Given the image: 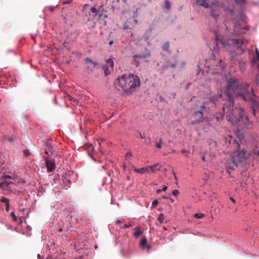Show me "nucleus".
Returning <instances> with one entry per match:
<instances>
[{"instance_id": "obj_50", "label": "nucleus", "mask_w": 259, "mask_h": 259, "mask_svg": "<svg viewBox=\"0 0 259 259\" xmlns=\"http://www.w3.org/2000/svg\"><path fill=\"white\" fill-rule=\"evenodd\" d=\"M187 152V150L185 149H183L181 150V153L184 154Z\"/></svg>"}, {"instance_id": "obj_31", "label": "nucleus", "mask_w": 259, "mask_h": 259, "mask_svg": "<svg viewBox=\"0 0 259 259\" xmlns=\"http://www.w3.org/2000/svg\"><path fill=\"white\" fill-rule=\"evenodd\" d=\"M253 154L256 156H259V149L256 148L253 149Z\"/></svg>"}, {"instance_id": "obj_15", "label": "nucleus", "mask_w": 259, "mask_h": 259, "mask_svg": "<svg viewBox=\"0 0 259 259\" xmlns=\"http://www.w3.org/2000/svg\"><path fill=\"white\" fill-rule=\"evenodd\" d=\"M198 5L207 8L209 7V4L207 3V0H197Z\"/></svg>"}, {"instance_id": "obj_59", "label": "nucleus", "mask_w": 259, "mask_h": 259, "mask_svg": "<svg viewBox=\"0 0 259 259\" xmlns=\"http://www.w3.org/2000/svg\"><path fill=\"white\" fill-rule=\"evenodd\" d=\"M188 88H189V85H188V84H187L186 89H188Z\"/></svg>"}, {"instance_id": "obj_43", "label": "nucleus", "mask_w": 259, "mask_h": 259, "mask_svg": "<svg viewBox=\"0 0 259 259\" xmlns=\"http://www.w3.org/2000/svg\"><path fill=\"white\" fill-rule=\"evenodd\" d=\"M73 0H65V2H63V4H70L72 2Z\"/></svg>"}, {"instance_id": "obj_8", "label": "nucleus", "mask_w": 259, "mask_h": 259, "mask_svg": "<svg viewBox=\"0 0 259 259\" xmlns=\"http://www.w3.org/2000/svg\"><path fill=\"white\" fill-rule=\"evenodd\" d=\"M203 113L202 111H196L194 114V118L195 119V120L193 121L191 124L192 125H195L197 124H200L201 122H202L204 119V118L203 117Z\"/></svg>"}, {"instance_id": "obj_1", "label": "nucleus", "mask_w": 259, "mask_h": 259, "mask_svg": "<svg viewBox=\"0 0 259 259\" xmlns=\"http://www.w3.org/2000/svg\"><path fill=\"white\" fill-rule=\"evenodd\" d=\"M226 83L227 88L224 91V95L227 103L224 104L223 109L226 112L228 120L233 124L237 125L240 130L247 128L249 125L248 117L244 115L242 108H234V97H240L244 101L250 100L249 85L246 83H240L234 77L227 78Z\"/></svg>"}, {"instance_id": "obj_38", "label": "nucleus", "mask_w": 259, "mask_h": 259, "mask_svg": "<svg viewBox=\"0 0 259 259\" xmlns=\"http://www.w3.org/2000/svg\"><path fill=\"white\" fill-rule=\"evenodd\" d=\"M158 203V202L157 201V200H154L152 203V205L153 206H156Z\"/></svg>"}, {"instance_id": "obj_46", "label": "nucleus", "mask_w": 259, "mask_h": 259, "mask_svg": "<svg viewBox=\"0 0 259 259\" xmlns=\"http://www.w3.org/2000/svg\"><path fill=\"white\" fill-rule=\"evenodd\" d=\"M256 57H257V58L258 59V60L259 61V52L257 50H256Z\"/></svg>"}, {"instance_id": "obj_2", "label": "nucleus", "mask_w": 259, "mask_h": 259, "mask_svg": "<svg viewBox=\"0 0 259 259\" xmlns=\"http://www.w3.org/2000/svg\"><path fill=\"white\" fill-rule=\"evenodd\" d=\"M140 85L139 77L131 73L122 74L114 81L115 88L119 91L122 90L127 94H132Z\"/></svg>"}, {"instance_id": "obj_17", "label": "nucleus", "mask_w": 259, "mask_h": 259, "mask_svg": "<svg viewBox=\"0 0 259 259\" xmlns=\"http://www.w3.org/2000/svg\"><path fill=\"white\" fill-rule=\"evenodd\" d=\"M45 153L47 155L53 153V148L52 146L47 145L45 147Z\"/></svg>"}, {"instance_id": "obj_22", "label": "nucleus", "mask_w": 259, "mask_h": 259, "mask_svg": "<svg viewBox=\"0 0 259 259\" xmlns=\"http://www.w3.org/2000/svg\"><path fill=\"white\" fill-rule=\"evenodd\" d=\"M107 63L109 64V66L111 68H113L114 66V62L112 59H108L107 61Z\"/></svg>"}, {"instance_id": "obj_53", "label": "nucleus", "mask_w": 259, "mask_h": 259, "mask_svg": "<svg viewBox=\"0 0 259 259\" xmlns=\"http://www.w3.org/2000/svg\"><path fill=\"white\" fill-rule=\"evenodd\" d=\"M37 257H38L39 259H41V255H40V254H37Z\"/></svg>"}, {"instance_id": "obj_24", "label": "nucleus", "mask_w": 259, "mask_h": 259, "mask_svg": "<svg viewBox=\"0 0 259 259\" xmlns=\"http://www.w3.org/2000/svg\"><path fill=\"white\" fill-rule=\"evenodd\" d=\"M204 217V214L202 213H197L194 214V217L197 219H201Z\"/></svg>"}, {"instance_id": "obj_60", "label": "nucleus", "mask_w": 259, "mask_h": 259, "mask_svg": "<svg viewBox=\"0 0 259 259\" xmlns=\"http://www.w3.org/2000/svg\"><path fill=\"white\" fill-rule=\"evenodd\" d=\"M174 175H175V179H177V177H176V175H175V174H174Z\"/></svg>"}, {"instance_id": "obj_47", "label": "nucleus", "mask_w": 259, "mask_h": 259, "mask_svg": "<svg viewBox=\"0 0 259 259\" xmlns=\"http://www.w3.org/2000/svg\"><path fill=\"white\" fill-rule=\"evenodd\" d=\"M89 6V5L88 4H84V6H83V10H84L86 7H88Z\"/></svg>"}, {"instance_id": "obj_7", "label": "nucleus", "mask_w": 259, "mask_h": 259, "mask_svg": "<svg viewBox=\"0 0 259 259\" xmlns=\"http://www.w3.org/2000/svg\"><path fill=\"white\" fill-rule=\"evenodd\" d=\"M84 62L86 64H89L90 65H88L87 67V72L88 73H91L93 72L94 69L95 67H97V68H99V67L100 66V64L96 62L92 61L90 58H87L84 59Z\"/></svg>"}, {"instance_id": "obj_33", "label": "nucleus", "mask_w": 259, "mask_h": 259, "mask_svg": "<svg viewBox=\"0 0 259 259\" xmlns=\"http://www.w3.org/2000/svg\"><path fill=\"white\" fill-rule=\"evenodd\" d=\"M236 3L238 4H244L246 3V0H235Z\"/></svg>"}, {"instance_id": "obj_51", "label": "nucleus", "mask_w": 259, "mask_h": 259, "mask_svg": "<svg viewBox=\"0 0 259 259\" xmlns=\"http://www.w3.org/2000/svg\"><path fill=\"white\" fill-rule=\"evenodd\" d=\"M140 138H141V139H144V138H145V136H142V134H141V133H140Z\"/></svg>"}, {"instance_id": "obj_49", "label": "nucleus", "mask_w": 259, "mask_h": 259, "mask_svg": "<svg viewBox=\"0 0 259 259\" xmlns=\"http://www.w3.org/2000/svg\"><path fill=\"white\" fill-rule=\"evenodd\" d=\"M230 199L231 201H232L233 203H235V200L233 197H230Z\"/></svg>"}, {"instance_id": "obj_16", "label": "nucleus", "mask_w": 259, "mask_h": 259, "mask_svg": "<svg viewBox=\"0 0 259 259\" xmlns=\"http://www.w3.org/2000/svg\"><path fill=\"white\" fill-rule=\"evenodd\" d=\"M135 231L133 235L135 237H138L143 233V232L141 230L139 227H136L135 228Z\"/></svg>"}, {"instance_id": "obj_4", "label": "nucleus", "mask_w": 259, "mask_h": 259, "mask_svg": "<svg viewBox=\"0 0 259 259\" xmlns=\"http://www.w3.org/2000/svg\"><path fill=\"white\" fill-rule=\"evenodd\" d=\"M237 151L233 153L232 156L234 159V162H236L239 166H243L246 164V162L251 156V153L247 152L245 149L240 150V147L239 143H237Z\"/></svg>"}, {"instance_id": "obj_18", "label": "nucleus", "mask_w": 259, "mask_h": 259, "mask_svg": "<svg viewBox=\"0 0 259 259\" xmlns=\"http://www.w3.org/2000/svg\"><path fill=\"white\" fill-rule=\"evenodd\" d=\"M170 3L169 1L167 0H165L164 2V6L163 8L166 9V10H169L170 8Z\"/></svg>"}, {"instance_id": "obj_27", "label": "nucleus", "mask_w": 259, "mask_h": 259, "mask_svg": "<svg viewBox=\"0 0 259 259\" xmlns=\"http://www.w3.org/2000/svg\"><path fill=\"white\" fill-rule=\"evenodd\" d=\"M62 232H63L64 233H65L66 232V230L65 229H64L63 228H60L57 232V234L58 236H62V234H61V233Z\"/></svg>"}, {"instance_id": "obj_56", "label": "nucleus", "mask_w": 259, "mask_h": 259, "mask_svg": "<svg viewBox=\"0 0 259 259\" xmlns=\"http://www.w3.org/2000/svg\"><path fill=\"white\" fill-rule=\"evenodd\" d=\"M144 53H145V50L142 52V53H140V54H141V55H144Z\"/></svg>"}, {"instance_id": "obj_21", "label": "nucleus", "mask_w": 259, "mask_h": 259, "mask_svg": "<svg viewBox=\"0 0 259 259\" xmlns=\"http://www.w3.org/2000/svg\"><path fill=\"white\" fill-rule=\"evenodd\" d=\"M91 12L97 15L99 12V8L97 9L95 6L91 8Z\"/></svg>"}, {"instance_id": "obj_57", "label": "nucleus", "mask_w": 259, "mask_h": 259, "mask_svg": "<svg viewBox=\"0 0 259 259\" xmlns=\"http://www.w3.org/2000/svg\"><path fill=\"white\" fill-rule=\"evenodd\" d=\"M171 66H172V67H175L176 66V65H175V64H172V65H171Z\"/></svg>"}, {"instance_id": "obj_30", "label": "nucleus", "mask_w": 259, "mask_h": 259, "mask_svg": "<svg viewBox=\"0 0 259 259\" xmlns=\"http://www.w3.org/2000/svg\"><path fill=\"white\" fill-rule=\"evenodd\" d=\"M6 178H9V179H12V178L11 176H10L9 175H2L1 176V177L0 178V179L1 180H3V179H5Z\"/></svg>"}, {"instance_id": "obj_45", "label": "nucleus", "mask_w": 259, "mask_h": 259, "mask_svg": "<svg viewBox=\"0 0 259 259\" xmlns=\"http://www.w3.org/2000/svg\"><path fill=\"white\" fill-rule=\"evenodd\" d=\"M111 9H112V10L115 11L116 9H119V8L116 7L115 6L113 5L111 6Z\"/></svg>"}, {"instance_id": "obj_20", "label": "nucleus", "mask_w": 259, "mask_h": 259, "mask_svg": "<svg viewBox=\"0 0 259 259\" xmlns=\"http://www.w3.org/2000/svg\"><path fill=\"white\" fill-rule=\"evenodd\" d=\"M146 244H147V238L145 237H144L142 239V240L140 242V245L142 247L144 248L146 246Z\"/></svg>"}, {"instance_id": "obj_61", "label": "nucleus", "mask_w": 259, "mask_h": 259, "mask_svg": "<svg viewBox=\"0 0 259 259\" xmlns=\"http://www.w3.org/2000/svg\"><path fill=\"white\" fill-rule=\"evenodd\" d=\"M150 246H149V245H148V249H149V248H150Z\"/></svg>"}, {"instance_id": "obj_35", "label": "nucleus", "mask_w": 259, "mask_h": 259, "mask_svg": "<svg viewBox=\"0 0 259 259\" xmlns=\"http://www.w3.org/2000/svg\"><path fill=\"white\" fill-rule=\"evenodd\" d=\"M161 146H162V145H161V139H160V142L156 143V147L157 148H161Z\"/></svg>"}, {"instance_id": "obj_42", "label": "nucleus", "mask_w": 259, "mask_h": 259, "mask_svg": "<svg viewBox=\"0 0 259 259\" xmlns=\"http://www.w3.org/2000/svg\"><path fill=\"white\" fill-rule=\"evenodd\" d=\"M9 208H10V204H9V203L8 204H6V210L7 211H9Z\"/></svg>"}, {"instance_id": "obj_14", "label": "nucleus", "mask_w": 259, "mask_h": 259, "mask_svg": "<svg viewBox=\"0 0 259 259\" xmlns=\"http://www.w3.org/2000/svg\"><path fill=\"white\" fill-rule=\"evenodd\" d=\"M99 68H102L104 70V74L106 76H108L111 73V71L107 65H100Z\"/></svg>"}, {"instance_id": "obj_23", "label": "nucleus", "mask_w": 259, "mask_h": 259, "mask_svg": "<svg viewBox=\"0 0 259 259\" xmlns=\"http://www.w3.org/2000/svg\"><path fill=\"white\" fill-rule=\"evenodd\" d=\"M169 43L168 42H165L162 46V49L164 51H167L169 48Z\"/></svg>"}, {"instance_id": "obj_12", "label": "nucleus", "mask_w": 259, "mask_h": 259, "mask_svg": "<svg viewBox=\"0 0 259 259\" xmlns=\"http://www.w3.org/2000/svg\"><path fill=\"white\" fill-rule=\"evenodd\" d=\"M4 181L0 183V188L3 189L4 190H8L10 188V185L12 182L7 181L5 179H3Z\"/></svg>"}, {"instance_id": "obj_9", "label": "nucleus", "mask_w": 259, "mask_h": 259, "mask_svg": "<svg viewBox=\"0 0 259 259\" xmlns=\"http://www.w3.org/2000/svg\"><path fill=\"white\" fill-rule=\"evenodd\" d=\"M226 168L229 173H231L234 170L235 167L239 166V165L234 162V159L232 157L231 158L227 160L225 164Z\"/></svg>"}, {"instance_id": "obj_28", "label": "nucleus", "mask_w": 259, "mask_h": 259, "mask_svg": "<svg viewBox=\"0 0 259 259\" xmlns=\"http://www.w3.org/2000/svg\"><path fill=\"white\" fill-rule=\"evenodd\" d=\"M15 137L13 135H11V136H9L7 138L8 141H9L10 142H13L15 140Z\"/></svg>"}, {"instance_id": "obj_48", "label": "nucleus", "mask_w": 259, "mask_h": 259, "mask_svg": "<svg viewBox=\"0 0 259 259\" xmlns=\"http://www.w3.org/2000/svg\"><path fill=\"white\" fill-rule=\"evenodd\" d=\"M167 187L166 186H164L162 188V191H165L167 189Z\"/></svg>"}, {"instance_id": "obj_44", "label": "nucleus", "mask_w": 259, "mask_h": 259, "mask_svg": "<svg viewBox=\"0 0 259 259\" xmlns=\"http://www.w3.org/2000/svg\"><path fill=\"white\" fill-rule=\"evenodd\" d=\"M131 226H132L131 224H124V226H123V227L124 228H130Z\"/></svg>"}, {"instance_id": "obj_41", "label": "nucleus", "mask_w": 259, "mask_h": 259, "mask_svg": "<svg viewBox=\"0 0 259 259\" xmlns=\"http://www.w3.org/2000/svg\"><path fill=\"white\" fill-rule=\"evenodd\" d=\"M132 156V153L131 152H128L126 153V155H125V157L126 159L130 158V157H131Z\"/></svg>"}, {"instance_id": "obj_54", "label": "nucleus", "mask_w": 259, "mask_h": 259, "mask_svg": "<svg viewBox=\"0 0 259 259\" xmlns=\"http://www.w3.org/2000/svg\"><path fill=\"white\" fill-rule=\"evenodd\" d=\"M201 158L203 161H205V157L204 156H202Z\"/></svg>"}, {"instance_id": "obj_6", "label": "nucleus", "mask_w": 259, "mask_h": 259, "mask_svg": "<svg viewBox=\"0 0 259 259\" xmlns=\"http://www.w3.org/2000/svg\"><path fill=\"white\" fill-rule=\"evenodd\" d=\"M161 166L159 164H156L153 166H149L147 167H142L140 169H135V171L139 174H143L150 169L153 172H155L160 170Z\"/></svg>"}, {"instance_id": "obj_29", "label": "nucleus", "mask_w": 259, "mask_h": 259, "mask_svg": "<svg viewBox=\"0 0 259 259\" xmlns=\"http://www.w3.org/2000/svg\"><path fill=\"white\" fill-rule=\"evenodd\" d=\"M1 201L3 203H5L6 204L9 203V199L6 197H2V198L1 199Z\"/></svg>"}, {"instance_id": "obj_40", "label": "nucleus", "mask_w": 259, "mask_h": 259, "mask_svg": "<svg viewBox=\"0 0 259 259\" xmlns=\"http://www.w3.org/2000/svg\"><path fill=\"white\" fill-rule=\"evenodd\" d=\"M23 153L26 156H28L30 154L29 152L27 150H24L23 151Z\"/></svg>"}, {"instance_id": "obj_11", "label": "nucleus", "mask_w": 259, "mask_h": 259, "mask_svg": "<svg viewBox=\"0 0 259 259\" xmlns=\"http://www.w3.org/2000/svg\"><path fill=\"white\" fill-rule=\"evenodd\" d=\"M106 11L103 9V6H100L99 8V12L98 14L99 20H105L107 18V15L106 14Z\"/></svg>"}, {"instance_id": "obj_36", "label": "nucleus", "mask_w": 259, "mask_h": 259, "mask_svg": "<svg viewBox=\"0 0 259 259\" xmlns=\"http://www.w3.org/2000/svg\"><path fill=\"white\" fill-rule=\"evenodd\" d=\"M179 191L178 190H175L172 192V194L175 196H177L179 194Z\"/></svg>"}, {"instance_id": "obj_55", "label": "nucleus", "mask_w": 259, "mask_h": 259, "mask_svg": "<svg viewBox=\"0 0 259 259\" xmlns=\"http://www.w3.org/2000/svg\"><path fill=\"white\" fill-rule=\"evenodd\" d=\"M112 44H113V41H110L109 42V45H111Z\"/></svg>"}, {"instance_id": "obj_64", "label": "nucleus", "mask_w": 259, "mask_h": 259, "mask_svg": "<svg viewBox=\"0 0 259 259\" xmlns=\"http://www.w3.org/2000/svg\"><path fill=\"white\" fill-rule=\"evenodd\" d=\"M117 2H118V1H119V0H117Z\"/></svg>"}, {"instance_id": "obj_58", "label": "nucleus", "mask_w": 259, "mask_h": 259, "mask_svg": "<svg viewBox=\"0 0 259 259\" xmlns=\"http://www.w3.org/2000/svg\"><path fill=\"white\" fill-rule=\"evenodd\" d=\"M236 142V140H235V139H233V142H234V143H235Z\"/></svg>"}, {"instance_id": "obj_19", "label": "nucleus", "mask_w": 259, "mask_h": 259, "mask_svg": "<svg viewBox=\"0 0 259 259\" xmlns=\"http://www.w3.org/2000/svg\"><path fill=\"white\" fill-rule=\"evenodd\" d=\"M239 66L240 70L244 71L246 68V63L244 62H240L239 63Z\"/></svg>"}, {"instance_id": "obj_32", "label": "nucleus", "mask_w": 259, "mask_h": 259, "mask_svg": "<svg viewBox=\"0 0 259 259\" xmlns=\"http://www.w3.org/2000/svg\"><path fill=\"white\" fill-rule=\"evenodd\" d=\"M11 217H12L13 218V220L14 221H17V217H16V215L15 214V213L14 211H12L11 213Z\"/></svg>"}, {"instance_id": "obj_62", "label": "nucleus", "mask_w": 259, "mask_h": 259, "mask_svg": "<svg viewBox=\"0 0 259 259\" xmlns=\"http://www.w3.org/2000/svg\"><path fill=\"white\" fill-rule=\"evenodd\" d=\"M158 167H154V169H156Z\"/></svg>"}, {"instance_id": "obj_13", "label": "nucleus", "mask_w": 259, "mask_h": 259, "mask_svg": "<svg viewBox=\"0 0 259 259\" xmlns=\"http://www.w3.org/2000/svg\"><path fill=\"white\" fill-rule=\"evenodd\" d=\"M219 99H222L223 100H226V97L224 95V93H222L218 95L213 96L210 98V100L213 102L218 101Z\"/></svg>"}, {"instance_id": "obj_63", "label": "nucleus", "mask_w": 259, "mask_h": 259, "mask_svg": "<svg viewBox=\"0 0 259 259\" xmlns=\"http://www.w3.org/2000/svg\"><path fill=\"white\" fill-rule=\"evenodd\" d=\"M164 230H166V228H165V227H164Z\"/></svg>"}, {"instance_id": "obj_39", "label": "nucleus", "mask_w": 259, "mask_h": 259, "mask_svg": "<svg viewBox=\"0 0 259 259\" xmlns=\"http://www.w3.org/2000/svg\"><path fill=\"white\" fill-rule=\"evenodd\" d=\"M55 7L54 6H50L48 7V9L52 12H54Z\"/></svg>"}, {"instance_id": "obj_3", "label": "nucleus", "mask_w": 259, "mask_h": 259, "mask_svg": "<svg viewBox=\"0 0 259 259\" xmlns=\"http://www.w3.org/2000/svg\"><path fill=\"white\" fill-rule=\"evenodd\" d=\"M226 34L232 41V44L236 47L239 48L242 47L244 44V40L242 39H236L234 37L238 36H241L242 31L238 29L236 27H235L233 30L229 28L226 23H225Z\"/></svg>"}, {"instance_id": "obj_5", "label": "nucleus", "mask_w": 259, "mask_h": 259, "mask_svg": "<svg viewBox=\"0 0 259 259\" xmlns=\"http://www.w3.org/2000/svg\"><path fill=\"white\" fill-rule=\"evenodd\" d=\"M151 56L150 51L145 48L144 55L137 54L133 56V62L137 67L139 66L141 63V60H143L146 58Z\"/></svg>"}, {"instance_id": "obj_52", "label": "nucleus", "mask_w": 259, "mask_h": 259, "mask_svg": "<svg viewBox=\"0 0 259 259\" xmlns=\"http://www.w3.org/2000/svg\"><path fill=\"white\" fill-rule=\"evenodd\" d=\"M161 191H162V190H161V189H157L156 190V192H157V193H159L161 192Z\"/></svg>"}, {"instance_id": "obj_25", "label": "nucleus", "mask_w": 259, "mask_h": 259, "mask_svg": "<svg viewBox=\"0 0 259 259\" xmlns=\"http://www.w3.org/2000/svg\"><path fill=\"white\" fill-rule=\"evenodd\" d=\"M66 98L70 101H73V102H74L75 103L77 102V100L76 99H74L73 97H72L68 94L66 95Z\"/></svg>"}, {"instance_id": "obj_26", "label": "nucleus", "mask_w": 259, "mask_h": 259, "mask_svg": "<svg viewBox=\"0 0 259 259\" xmlns=\"http://www.w3.org/2000/svg\"><path fill=\"white\" fill-rule=\"evenodd\" d=\"M158 220L159 221V222L160 223H162L164 220V215L162 213H161L159 214L158 218Z\"/></svg>"}, {"instance_id": "obj_34", "label": "nucleus", "mask_w": 259, "mask_h": 259, "mask_svg": "<svg viewBox=\"0 0 259 259\" xmlns=\"http://www.w3.org/2000/svg\"><path fill=\"white\" fill-rule=\"evenodd\" d=\"M222 60H220L219 61V65H217V66L219 67H220V69L222 70L223 68H224V66L223 65H222Z\"/></svg>"}, {"instance_id": "obj_37", "label": "nucleus", "mask_w": 259, "mask_h": 259, "mask_svg": "<svg viewBox=\"0 0 259 259\" xmlns=\"http://www.w3.org/2000/svg\"><path fill=\"white\" fill-rule=\"evenodd\" d=\"M200 108V111H202V112H203L204 110L206 109L205 103H203V104L201 106Z\"/></svg>"}, {"instance_id": "obj_10", "label": "nucleus", "mask_w": 259, "mask_h": 259, "mask_svg": "<svg viewBox=\"0 0 259 259\" xmlns=\"http://www.w3.org/2000/svg\"><path fill=\"white\" fill-rule=\"evenodd\" d=\"M45 160L46 161V166L48 172H52L55 169L56 166L54 162L52 160H50L48 157H45Z\"/></svg>"}]
</instances>
